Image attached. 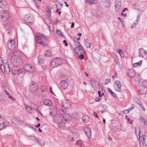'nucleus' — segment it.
Instances as JSON below:
<instances>
[{
  "label": "nucleus",
  "mask_w": 147,
  "mask_h": 147,
  "mask_svg": "<svg viewBox=\"0 0 147 147\" xmlns=\"http://www.w3.org/2000/svg\"><path fill=\"white\" fill-rule=\"evenodd\" d=\"M93 115L95 117L98 118L97 113L95 112H94Z\"/></svg>",
  "instance_id": "nucleus-58"
},
{
  "label": "nucleus",
  "mask_w": 147,
  "mask_h": 147,
  "mask_svg": "<svg viewBox=\"0 0 147 147\" xmlns=\"http://www.w3.org/2000/svg\"><path fill=\"white\" fill-rule=\"evenodd\" d=\"M19 74H21L22 76H23L25 73L24 71H23L22 69H19Z\"/></svg>",
  "instance_id": "nucleus-41"
},
{
  "label": "nucleus",
  "mask_w": 147,
  "mask_h": 147,
  "mask_svg": "<svg viewBox=\"0 0 147 147\" xmlns=\"http://www.w3.org/2000/svg\"><path fill=\"white\" fill-rule=\"evenodd\" d=\"M7 5V2L4 0L0 1V7L4 9L6 7Z\"/></svg>",
  "instance_id": "nucleus-18"
},
{
  "label": "nucleus",
  "mask_w": 147,
  "mask_h": 147,
  "mask_svg": "<svg viewBox=\"0 0 147 147\" xmlns=\"http://www.w3.org/2000/svg\"><path fill=\"white\" fill-rule=\"evenodd\" d=\"M90 4L94 3L95 0H86Z\"/></svg>",
  "instance_id": "nucleus-50"
},
{
  "label": "nucleus",
  "mask_w": 147,
  "mask_h": 147,
  "mask_svg": "<svg viewBox=\"0 0 147 147\" xmlns=\"http://www.w3.org/2000/svg\"><path fill=\"white\" fill-rule=\"evenodd\" d=\"M137 103H138V104L141 106V107L142 108L143 110H145V109L144 108V107L142 104L141 102L140 101V100L137 101Z\"/></svg>",
  "instance_id": "nucleus-40"
},
{
  "label": "nucleus",
  "mask_w": 147,
  "mask_h": 147,
  "mask_svg": "<svg viewBox=\"0 0 147 147\" xmlns=\"http://www.w3.org/2000/svg\"><path fill=\"white\" fill-rule=\"evenodd\" d=\"M79 58L80 59L83 60L84 58V56L83 54H81L79 56Z\"/></svg>",
  "instance_id": "nucleus-48"
},
{
  "label": "nucleus",
  "mask_w": 147,
  "mask_h": 147,
  "mask_svg": "<svg viewBox=\"0 0 147 147\" xmlns=\"http://www.w3.org/2000/svg\"><path fill=\"white\" fill-rule=\"evenodd\" d=\"M107 90L109 93L111 94L112 95L113 97L115 98H117V95L114 92H113L110 89L108 88L107 89Z\"/></svg>",
  "instance_id": "nucleus-32"
},
{
  "label": "nucleus",
  "mask_w": 147,
  "mask_h": 147,
  "mask_svg": "<svg viewBox=\"0 0 147 147\" xmlns=\"http://www.w3.org/2000/svg\"><path fill=\"white\" fill-rule=\"evenodd\" d=\"M121 83H115L114 87L116 90L118 92H120L121 90Z\"/></svg>",
  "instance_id": "nucleus-16"
},
{
  "label": "nucleus",
  "mask_w": 147,
  "mask_h": 147,
  "mask_svg": "<svg viewBox=\"0 0 147 147\" xmlns=\"http://www.w3.org/2000/svg\"><path fill=\"white\" fill-rule=\"evenodd\" d=\"M62 60L60 58L53 59L51 63V65L53 67H55L62 64Z\"/></svg>",
  "instance_id": "nucleus-3"
},
{
  "label": "nucleus",
  "mask_w": 147,
  "mask_h": 147,
  "mask_svg": "<svg viewBox=\"0 0 147 147\" xmlns=\"http://www.w3.org/2000/svg\"><path fill=\"white\" fill-rule=\"evenodd\" d=\"M121 5V0H117L115 3V9L117 12L120 11Z\"/></svg>",
  "instance_id": "nucleus-12"
},
{
  "label": "nucleus",
  "mask_w": 147,
  "mask_h": 147,
  "mask_svg": "<svg viewBox=\"0 0 147 147\" xmlns=\"http://www.w3.org/2000/svg\"><path fill=\"white\" fill-rule=\"evenodd\" d=\"M19 65H21L23 63V61L22 60V59L21 58H20V57H19Z\"/></svg>",
  "instance_id": "nucleus-46"
},
{
  "label": "nucleus",
  "mask_w": 147,
  "mask_h": 147,
  "mask_svg": "<svg viewBox=\"0 0 147 147\" xmlns=\"http://www.w3.org/2000/svg\"><path fill=\"white\" fill-rule=\"evenodd\" d=\"M45 55L46 56L50 57L52 55V54L50 51L47 50L45 51Z\"/></svg>",
  "instance_id": "nucleus-35"
},
{
  "label": "nucleus",
  "mask_w": 147,
  "mask_h": 147,
  "mask_svg": "<svg viewBox=\"0 0 147 147\" xmlns=\"http://www.w3.org/2000/svg\"><path fill=\"white\" fill-rule=\"evenodd\" d=\"M38 86L37 83H32L29 86V90L32 92H34L37 90Z\"/></svg>",
  "instance_id": "nucleus-11"
},
{
  "label": "nucleus",
  "mask_w": 147,
  "mask_h": 147,
  "mask_svg": "<svg viewBox=\"0 0 147 147\" xmlns=\"http://www.w3.org/2000/svg\"><path fill=\"white\" fill-rule=\"evenodd\" d=\"M59 86H60L61 88L64 89H66L68 86V83H59Z\"/></svg>",
  "instance_id": "nucleus-26"
},
{
  "label": "nucleus",
  "mask_w": 147,
  "mask_h": 147,
  "mask_svg": "<svg viewBox=\"0 0 147 147\" xmlns=\"http://www.w3.org/2000/svg\"><path fill=\"white\" fill-rule=\"evenodd\" d=\"M25 105L26 107V110L27 111L29 112L31 111L32 110L31 108L29 106H27L26 105Z\"/></svg>",
  "instance_id": "nucleus-42"
},
{
  "label": "nucleus",
  "mask_w": 147,
  "mask_h": 147,
  "mask_svg": "<svg viewBox=\"0 0 147 147\" xmlns=\"http://www.w3.org/2000/svg\"><path fill=\"white\" fill-rule=\"evenodd\" d=\"M4 122H3L0 124V130H1L4 129L6 126Z\"/></svg>",
  "instance_id": "nucleus-37"
},
{
  "label": "nucleus",
  "mask_w": 147,
  "mask_h": 147,
  "mask_svg": "<svg viewBox=\"0 0 147 147\" xmlns=\"http://www.w3.org/2000/svg\"><path fill=\"white\" fill-rule=\"evenodd\" d=\"M1 70L3 73L6 72L7 74H9L10 72V69L9 64L7 63L3 66H2Z\"/></svg>",
  "instance_id": "nucleus-9"
},
{
  "label": "nucleus",
  "mask_w": 147,
  "mask_h": 147,
  "mask_svg": "<svg viewBox=\"0 0 147 147\" xmlns=\"http://www.w3.org/2000/svg\"><path fill=\"white\" fill-rule=\"evenodd\" d=\"M12 72L13 74L15 75L18 74V68L14 66L12 69Z\"/></svg>",
  "instance_id": "nucleus-21"
},
{
  "label": "nucleus",
  "mask_w": 147,
  "mask_h": 147,
  "mask_svg": "<svg viewBox=\"0 0 147 147\" xmlns=\"http://www.w3.org/2000/svg\"><path fill=\"white\" fill-rule=\"evenodd\" d=\"M13 56L12 57L11 61L13 64H16L18 62V51H15L13 53Z\"/></svg>",
  "instance_id": "nucleus-8"
},
{
  "label": "nucleus",
  "mask_w": 147,
  "mask_h": 147,
  "mask_svg": "<svg viewBox=\"0 0 147 147\" xmlns=\"http://www.w3.org/2000/svg\"><path fill=\"white\" fill-rule=\"evenodd\" d=\"M29 139L31 140H34V141L35 140V139L36 138L35 137L32 136H29Z\"/></svg>",
  "instance_id": "nucleus-45"
},
{
  "label": "nucleus",
  "mask_w": 147,
  "mask_h": 147,
  "mask_svg": "<svg viewBox=\"0 0 147 147\" xmlns=\"http://www.w3.org/2000/svg\"><path fill=\"white\" fill-rule=\"evenodd\" d=\"M135 70L132 69H129L128 72V76L131 78L134 77L135 75Z\"/></svg>",
  "instance_id": "nucleus-17"
},
{
  "label": "nucleus",
  "mask_w": 147,
  "mask_h": 147,
  "mask_svg": "<svg viewBox=\"0 0 147 147\" xmlns=\"http://www.w3.org/2000/svg\"><path fill=\"white\" fill-rule=\"evenodd\" d=\"M43 56L41 55L38 56V61L39 63L42 64L43 63Z\"/></svg>",
  "instance_id": "nucleus-31"
},
{
  "label": "nucleus",
  "mask_w": 147,
  "mask_h": 147,
  "mask_svg": "<svg viewBox=\"0 0 147 147\" xmlns=\"http://www.w3.org/2000/svg\"><path fill=\"white\" fill-rule=\"evenodd\" d=\"M44 104L46 105L50 106L52 103L48 99H45L43 101Z\"/></svg>",
  "instance_id": "nucleus-24"
},
{
  "label": "nucleus",
  "mask_w": 147,
  "mask_h": 147,
  "mask_svg": "<svg viewBox=\"0 0 147 147\" xmlns=\"http://www.w3.org/2000/svg\"><path fill=\"white\" fill-rule=\"evenodd\" d=\"M102 107L104 110H106L107 109V107L105 105H103Z\"/></svg>",
  "instance_id": "nucleus-53"
},
{
  "label": "nucleus",
  "mask_w": 147,
  "mask_h": 147,
  "mask_svg": "<svg viewBox=\"0 0 147 147\" xmlns=\"http://www.w3.org/2000/svg\"><path fill=\"white\" fill-rule=\"evenodd\" d=\"M56 33L58 35L63 36L61 32L59 30H57L56 31Z\"/></svg>",
  "instance_id": "nucleus-44"
},
{
  "label": "nucleus",
  "mask_w": 147,
  "mask_h": 147,
  "mask_svg": "<svg viewBox=\"0 0 147 147\" xmlns=\"http://www.w3.org/2000/svg\"><path fill=\"white\" fill-rule=\"evenodd\" d=\"M85 132L88 138H90L91 137V132L90 129L88 127L84 128Z\"/></svg>",
  "instance_id": "nucleus-13"
},
{
  "label": "nucleus",
  "mask_w": 147,
  "mask_h": 147,
  "mask_svg": "<svg viewBox=\"0 0 147 147\" xmlns=\"http://www.w3.org/2000/svg\"><path fill=\"white\" fill-rule=\"evenodd\" d=\"M135 133L138 140L139 141L140 144H142L143 146L146 147L147 146V133L144 135H142L141 136L140 129L138 127H135Z\"/></svg>",
  "instance_id": "nucleus-1"
},
{
  "label": "nucleus",
  "mask_w": 147,
  "mask_h": 147,
  "mask_svg": "<svg viewBox=\"0 0 147 147\" xmlns=\"http://www.w3.org/2000/svg\"><path fill=\"white\" fill-rule=\"evenodd\" d=\"M139 57H143L146 54L145 50H144L143 48H141L139 49Z\"/></svg>",
  "instance_id": "nucleus-14"
},
{
  "label": "nucleus",
  "mask_w": 147,
  "mask_h": 147,
  "mask_svg": "<svg viewBox=\"0 0 147 147\" xmlns=\"http://www.w3.org/2000/svg\"><path fill=\"white\" fill-rule=\"evenodd\" d=\"M10 12L6 10H3L1 12V17L3 20H6L9 19L11 17Z\"/></svg>",
  "instance_id": "nucleus-4"
},
{
  "label": "nucleus",
  "mask_w": 147,
  "mask_h": 147,
  "mask_svg": "<svg viewBox=\"0 0 147 147\" xmlns=\"http://www.w3.org/2000/svg\"><path fill=\"white\" fill-rule=\"evenodd\" d=\"M9 98L11 99L13 101H14L16 100V99H15V98H14V97L11 96H9Z\"/></svg>",
  "instance_id": "nucleus-60"
},
{
  "label": "nucleus",
  "mask_w": 147,
  "mask_h": 147,
  "mask_svg": "<svg viewBox=\"0 0 147 147\" xmlns=\"http://www.w3.org/2000/svg\"><path fill=\"white\" fill-rule=\"evenodd\" d=\"M91 45V43H88L86 45V47L87 48H89L90 47Z\"/></svg>",
  "instance_id": "nucleus-59"
},
{
  "label": "nucleus",
  "mask_w": 147,
  "mask_h": 147,
  "mask_svg": "<svg viewBox=\"0 0 147 147\" xmlns=\"http://www.w3.org/2000/svg\"><path fill=\"white\" fill-rule=\"evenodd\" d=\"M46 87L45 85L42 86L40 88V90L42 92H44L46 90Z\"/></svg>",
  "instance_id": "nucleus-38"
},
{
  "label": "nucleus",
  "mask_w": 147,
  "mask_h": 147,
  "mask_svg": "<svg viewBox=\"0 0 147 147\" xmlns=\"http://www.w3.org/2000/svg\"><path fill=\"white\" fill-rule=\"evenodd\" d=\"M110 81L111 80L110 79H107L105 80V83H109Z\"/></svg>",
  "instance_id": "nucleus-61"
},
{
  "label": "nucleus",
  "mask_w": 147,
  "mask_h": 147,
  "mask_svg": "<svg viewBox=\"0 0 147 147\" xmlns=\"http://www.w3.org/2000/svg\"><path fill=\"white\" fill-rule=\"evenodd\" d=\"M125 118L127 120V123H129L130 124H131L132 123V120H130V118H128L127 116H125Z\"/></svg>",
  "instance_id": "nucleus-43"
},
{
  "label": "nucleus",
  "mask_w": 147,
  "mask_h": 147,
  "mask_svg": "<svg viewBox=\"0 0 147 147\" xmlns=\"http://www.w3.org/2000/svg\"><path fill=\"white\" fill-rule=\"evenodd\" d=\"M48 24L47 23H46V24L48 25V27L49 28L50 30L53 32L54 31V29L53 27V24L50 21L49 19L48 20Z\"/></svg>",
  "instance_id": "nucleus-20"
},
{
  "label": "nucleus",
  "mask_w": 147,
  "mask_h": 147,
  "mask_svg": "<svg viewBox=\"0 0 147 147\" xmlns=\"http://www.w3.org/2000/svg\"><path fill=\"white\" fill-rule=\"evenodd\" d=\"M76 144L78 145L81 146L82 145V143L79 140H77L76 141Z\"/></svg>",
  "instance_id": "nucleus-56"
},
{
  "label": "nucleus",
  "mask_w": 147,
  "mask_h": 147,
  "mask_svg": "<svg viewBox=\"0 0 147 147\" xmlns=\"http://www.w3.org/2000/svg\"><path fill=\"white\" fill-rule=\"evenodd\" d=\"M82 119L83 121L85 123L88 122L90 120L89 117L86 115H84L82 117Z\"/></svg>",
  "instance_id": "nucleus-22"
},
{
  "label": "nucleus",
  "mask_w": 147,
  "mask_h": 147,
  "mask_svg": "<svg viewBox=\"0 0 147 147\" xmlns=\"http://www.w3.org/2000/svg\"><path fill=\"white\" fill-rule=\"evenodd\" d=\"M56 7L57 8V9L56 10V12H58L59 11V10L60 9H61L62 8V4L59 3L57 4V5Z\"/></svg>",
  "instance_id": "nucleus-33"
},
{
  "label": "nucleus",
  "mask_w": 147,
  "mask_h": 147,
  "mask_svg": "<svg viewBox=\"0 0 147 147\" xmlns=\"http://www.w3.org/2000/svg\"><path fill=\"white\" fill-rule=\"evenodd\" d=\"M73 136H74L72 137V139L74 140V138L76 139L77 137V135L76 133H72Z\"/></svg>",
  "instance_id": "nucleus-52"
},
{
  "label": "nucleus",
  "mask_w": 147,
  "mask_h": 147,
  "mask_svg": "<svg viewBox=\"0 0 147 147\" xmlns=\"http://www.w3.org/2000/svg\"><path fill=\"white\" fill-rule=\"evenodd\" d=\"M63 119L66 121H69L71 120V117L68 114H65L63 116Z\"/></svg>",
  "instance_id": "nucleus-15"
},
{
  "label": "nucleus",
  "mask_w": 147,
  "mask_h": 147,
  "mask_svg": "<svg viewBox=\"0 0 147 147\" xmlns=\"http://www.w3.org/2000/svg\"><path fill=\"white\" fill-rule=\"evenodd\" d=\"M74 51L75 52V53L78 54V51H83L84 50V49L82 46L81 45H80V46L79 47H78L77 48H75L74 49Z\"/></svg>",
  "instance_id": "nucleus-23"
},
{
  "label": "nucleus",
  "mask_w": 147,
  "mask_h": 147,
  "mask_svg": "<svg viewBox=\"0 0 147 147\" xmlns=\"http://www.w3.org/2000/svg\"><path fill=\"white\" fill-rule=\"evenodd\" d=\"M121 57L123 58L124 57V52L121 49H118L117 51Z\"/></svg>",
  "instance_id": "nucleus-30"
},
{
  "label": "nucleus",
  "mask_w": 147,
  "mask_h": 147,
  "mask_svg": "<svg viewBox=\"0 0 147 147\" xmlns=\"http://www.w3.org/2000/svg\"><path fill=\"white\" fill-rule=\"evenodd\" d=\"M4 91L5 92V94L8 96L9 98V96H10V94L9 93V92L6 90H4Z\"/></svg>",
  "instance_id": "nucleus-51"
},
{
  "label": "nucleus",
  "mask_w": 147,
  "mask_h": 147,
  "mask_svg": "<svg viewBox=\"0 0 147 147\" xmlns=\"http://www.w3.org/2000/svg\"><path fill=\"white\" fill-rule=\"evenodd\" d=\"M74 22H72L71 24V28H73L74 27Z\"/></svg>",
  "instance_id": "nucleus-64"
},
{
  "label": "nucleus",
  "mask_w": 147,
  "mask_h": 147,
  "mask_svg": "<svg viewBox=\"0 0 147 147\" xmlns=\"http://www.w3.org/2000/svg\"><path fill=\"white\" fill-rule=\"evenodd\" d=\"M36 36V39L38 43L44 46L47 45L48 40L45 36L40 33H37Z\"/></svg>",
  "instance_id": "nucleus-2"
},
{
  "label": "nucleus",
  "mask_w": 147,
  "mask_h": 147,
  "mask_svg": "<svg viewBox=\"0 0 147 147\" xmlns=\"http://www.w3.org/2000/svg\"><path fill=\"white\" fill-rule=\"evenodd\" d=\"M142 63V61H140L138 63H133V67H136L138 66H140L141 65Z\"/></svg>",
  "instance_id": "nucleus-36"
},
{
  "label": "nucleus",
  "mask_w": 147,
  "mask_h": 147,
  "mask_svg": "<svg viewBox=\"0 0 147 147\" xmlns=\"http://www.w3.org/2000/svg\"><path fill=\"white\" fill-rule=\"evenodd\" d=\"M140 92L141 93L144 94L147 92V88L145 86L140 87Z\"/></svg>",
  "instance_id": "nucleus-19"
},
{
  "label": "nucleus",
  "mask_w": 147,
  "mask_h": 147,
  "mask_svg": "<svg viewBox=\"0 0 147 147\" xmlns=\"http://www.w3.org/2000/svg\"><path fill=\"white\" fill-rule=\"evenodd\" d=\"M130 110H129V109L127 110H124L123 112V113L125 114H127L129 113Z\"/></svg>",
  "instance_id": "nucleus-47"
},
{
  "label": "nucleus",
  "mask_w": 147,
  "mask_h": 147,
  "mask_svg": "<svg viewBox=\"0 0 147 147\" xmlns=\"http://www.w3.org/2000/svg\"><path fill=\"white\" fill-rule=\"evenodd\" d=\"M8 48L10 50H13L16 47L15 42L14 40L8 41L7 44Z\"/></svg>",
  "instance_id": "nucleus-10"
},
{
  "label": "nucleus",
  "mask_w": 147,
  "mask_h": 147,
  "mask_svg": "<svg viewBox=\"0 0 147 147\" xmlns=\"http://www.w3.org/2000/svg\"><path fill=\"white\" fill-rule=\"evenodd\" d=\"M35 108V109L36 111H38V113H40V111L37 107H35V108Z\"/></svg>",
  "instance_id": "nucleus-63"
},
{
  "label": "nucleus",
  "mask_w": 147,
  "mask_h": 147,
  "mask_svg": "<svg viewBox=\"0 0 147 147\" xmlns=\"http://www.w3.org/2000/svg\"><path fill=\"white\" fill-rule=\"evenodd\" d=\"M34 141L36 143L40 145H42L43 144V142L40 139L36 138Z\"/></svg>",
  "instance_id": "nucleus-28"
},
{
  "label": "nucleus",
  "mask_w": 147,
  "mask_h": 147,
  "mask_svg": "<svg viewBox=\"0 0 147 147\" xmlns=\"http://www.w3.org/2000/svg\"><path fill=\"white\" fill-rule=\"evenodd\" d=\"M34 18L32 15L28 14L24 17V20L28 24H31L33 23Z\"/></svg>",
  "instance_id": "nucleus-7"
},
{
  "label": "nucleus",
  "mask_w": 147,
  "mask_h": 147,
  "mask_svg": "<svg viewBox=\"0 0 147 147\" xmlns=\"http://www.w3.org/2000/svg\"><path fill=\"white\" fill-rule=\"evenodd\" d=\"M23 68L24 71L30 73L34 72L35 70L34 67L30 64L25 65L23 67Z\"/></svg>",
  "instance_id": "nucleus-5"
},
{
  "label": "nucleus",
  "mask_w": 147,
  "mask_h": 147,
  "mask_svg": "<svg viewBox=\"0 0 147 147\" xmlns=\"http://www.w3.org/2000/svg\"><path fill=\"white\" fill-rule=\"evenodd\" d=\"M135 107V106L134 105H131V107H130L129 108V110H131L132 109H134V107Z\"/></svg>",
  "instance_id": "nucleus-55"
},
{
  "label": "nucleus",
  "mask_w": 147,
  "mask_h": 147,
  "mask_svg": "<svg viewBox=\"0 0 147 147\" xmlns=\"http://www.w3.org/2000/svg\"><path fill=\"white\" fill-rule=\"evenodd\" d=\"M65 109H67L71 107V105L69 101L66 102L63 106Z\"/></svg>",
  "instance_id": "nucleus-27"
},
{
  "label": "nucleus",
  "mask_w": 147,
  "mask_h": 147,
  "mask_svg": "<svg viewBox=\"0 0 147 147\" xmlns=\"http://www.w3.org/2000/svg\"><path fill=\"white\" fill-rule=\"evenodd\" d=\"M103 4L106 7H109L111 5L110 3L109 2V0H105Z\"/></svg>",
  "instance_id": "nucleus-29"
},
{
  "label": "nucleus",
  "mask_w": 147,
  "mask_h": 147,
  "mask_svg": "<svg viewBox=\"0 0 147 147\" xmlns=\"http://www.w3.org/2000/svg\"><path fill=\"white\" fill-rule=\"evenodd\" d=\"M63 43L65 44V46L67 47L68 45V44L67 42V41L66 40H64L63 41Z\"/></svg>",
  "instance_id": "nucleus-57"
},
{
  "label": "nucleus",
  "mask_w": 147,
  "mask_h": 147,
  "mask_svg": "<svg viewBox=\"0 0 147 147\" xmlns=\"http://www.w3.org/2000/svg\"><path fill=\"white\" fill-rule=\"evenodd\" d=\"M139 119L145 125L147 126V121L146 119L142 117H140Z\"/></svg>",
  "instance_id": "nucleus-25"
},
{
  "label": "nucleus",
  "mask_w": 147,
  "mask_h": 147,
  "mask_svg": "<svg viewBox=\"0 0 147 147\" xmlns=\"http://www.w3.org/2000/svg\"><path fill=\"white\" fill-rule=\"evenodd\" d=\"M54 120L56 122H59V126L61 128H63L64 127L65 123L63 122H61V118L58 115H55L54 117Z\"/></svg>",
  "instance_id": "nucleus-6"
},
{
  "label": "nucleus",
  "mask_w": 147,
  "mask_h": 147,
  "mask_svg": "<svg viewBox=\"0 0 147 147\" xmlns=\"http://www.w3.org/2000/svg\"><path fill=\"white\" fill-rule=\"evenodd\" d=\"M75 43H76V45H77V47H79L80 46V45H81L80 43L79 42L76 41L75 42Z\"/></svg>",
  "instance_id": "nucleus-54"
},
{
  "label": "nucleus",
  "mask_w": 147,
  "mask_h": 147,
  "mask_svg": "<svg viewBox=\"0 0 147 147\" xmlns=\"http://www.w3.org/2000/svg\"><path fill=\"white\" fill-rule=\"evenodd\" d=\"M17 119L15 118H13L12 119V121L13 123H14L16 125H17L18 124V122L17 120Z\"/></svg>",
  "instance_id": "nucleus-39"
},
{
  "label": "nucleus",
  "mask_w": 147,
  "mask_h": 147,
  "mask_svg": "<svg viewBox=\"0 0 147 147\" xmlns=\"http://www.w3.org/2000/svg\"><path fill=\"white\" fill-rule=\"evenodd\" d=\"M92 83V86L94 88V89L95 90H96L98 88V87H99L100 84L99 83Z\"/></svg>",
  "instance_id": "nucleus-34"
},
{
  "label": "nucleus",
  "mask_w": 147,
  "mask_h": 147,
  "mask_svg": "<svg viewBox=\"0 0 147 147\" xmlns=\"http://www.w3.org/2000/svg\"><path fill=\"white\" fill-rule=\"evenodd\" d=\"M140 16H137L136 21H138V22L139 20H140Z\"/></svg>",
  "instance_id": "nucleus-62"
},
{
  "label": "nucleus",
  "mask_w": 147,
  "mask_h": 147,
  "mask_svg": "<svg viewBox=\"0 0 147 147\" xmlns=\"http://www.w3.org/2000/svg\"><path fill=\"white\" fill-rule=\"evenodd\" d=\"M101 100V98H99L98 97H96L95 99V100L96 102H99Z\"/></svg>",
  "instance_id": "nucleus-49"
}]
</instances>
